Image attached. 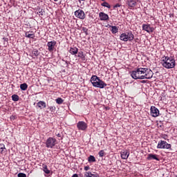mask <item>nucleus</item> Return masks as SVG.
Masks as SVG:
<instances>
[{
  "mask_svg": "<svg viewBox=\"0 0 177 177\" xmlns=\"http://www.w3.org/2000/svg\"><path fill=\"white\" fill-rule=\"evenodd\" d=\"M134 80H150L153 77V71L147 68H139L131 73Z\"/></svg>",
  "mask_w": 177,
  "mask_h": 177,
  "instance_id": "1",
  "label": "nucleus"
},
{
  "mask_svg": "<svg viewBox=\"0 0 177 177\" xmlns=\"http://www.w3.org/2000/svg\"><path fill=\"white\" fill-rule=\"evenodd\" d=\"M161 64L165 68H174L175 67V59L172 57L165 56L162 58Z\"/></svg>",
  "mask_w": 177,
  "mask_h": 177,
  "instance_id": "2",
  "label": "nucleus"
},
{
  "mask_svg": "<svg viewBox=\"0 0 177 177\" xmlns=\"http://www.w3.org/2000/svg\"><path fill=\"white\" fill-rule=\"evenodd\" d=\"M91 82L93 86H95V88H103L107 86V84H106L102 80H100V78L96 75H93L91 77Z\"/></svg>",
  "mask_w": 177,
  "mask_h": 177,
  "instance_id": "3",
  "label": "nucleus"
},
{
  "mask_svg": "<svg viewBox=\"0 0 177 177\" xmlns=\"http://www.w3.org/2000/svg\"><path fill=\"white\" fill-rule=\"evenodd\" d=\"M57 142V140L56 138L50 137L47 139L46 142V147H48V149H52L54 147V146H56V143Z\"/></svg>",
  "mask_w": 177,
  "mask_h": 177,
  "instance_id": "4",
  "label": "nucleus"
},
{
  "mask_svg": "<svg viewBox=\"0 0 177 177\" xmlns=\"http://www.w3.org/2000/svg\"><path fill=\"white\" fill-rule=\"evenodd\" d=\"M157 149H171V144H168L167 141L160 140L158 142Z\"/></svg>",
  "mask_w": 177,
  "mask_h": 177,
  "instance_id": "5",
  "label": "nucleus"
},
{
  "mask_svg": "<svg viewBox=\"0 0 177 177\" xmlns=\"http://www.w3.org/2000/svg\"><path fill=\"white\" fill-rule=\"evenodd\" d=\"M77 127L79 131H86V129L88 128V124L84 121H80L77 124Z\"/></svg>",
  "mask_w": 177,
  "mask_h": 177,
  "instance_id": "6",
  "label": "nucleus"
},
{
  "mask_svg": "<svg viewBox=\"0 0 177 177\" xmlns=\"http://www.w3.org/2000/svg\"><path fill=\"white\" fill-rule=\"evenodd\" d=\"M150 114L152 117H158L160 115V111L156 106H151Z\"/></svg>",
  "mask_w": 177,
  "mask_h": 177,
  "instance_id": "7",
  "label": "nucleus"
},
{
  "mask_svg": "<svg viewBox=\"0 0 177 177\" xmlns=\"http://www.w3.org/2000/svg\"><path fill=\"white\" fill-rule=\"evenodd\" d=\"M75 16L82 20H84V19H85V12H84L82 10H78L75 12Z\"/></svg>",
  "mask_w": 177,
  "mask_h": 177,
  "instance_id": "8",
  "label": "nucleus"
},
{
  "mask_svg": "<svg viewBox=\"0 0 177 177\" xmlns=\"http://www.w3.org/2000/svg\"><path fill=\"white\" fill-rule=\"evenodd\" d=\"M126 3L129 9H132L136 6L138 2L136 0H127Z\"/></svg>",
  "mask_w": 177,
  "mask_h": 177,
  "instance_id": "9",
  "label": "nucleus"
},
{
  "mask_svg": "<svg viewBox=\"0 0 177 177\" xmlns=\"http://www.w3.org/2000/svg\"><path fill=\"white\" fill-rule=\"evenodd\" d=\"M142 30L147 31V32H153V31H154V28L151 27L150 25L143 24Z\"/></svg>",
  "mask_w": 177,
  "mask_h": 177,
  "instance_id": "10",
  "label": "nucleus"
},
{
  "mask_svg": "<svg viewBox=\"0 0 177 177\" xmlns=\"http://www.w3.org/2000/svg\"><path fill=\"white\" fill-rule=\"evenodd\" d=\"M99 17H100V20H101L102 21H106V20H109V15L104 12H100L99 13Z\"/></svg>",
  "mask_w": 177,
  "mask_h": 177,
  "instance_id": "11",
  "label": "nucleus"
},
{
  "mask_svg": "<svg viewBox=\"0 0 177 177\" xmlns=\"http://www.w3.org/2000/svg\"><path fill=\"white\" fill-rule=\"evenodd\" d=\"M120 154L121 158H122V160H127L129 157V151L128 150H124L121 151Z\"/></svg>",
  "mask_w": 177,
  "mask_h": 177,
  "instance_id": "12",
  "label": "nucleus"
},
{
  "mask_svg": "<svg viewBox=\"0 0 177 177\" xmlns=\"http://www.w3.org/2000/svg\"><path fill=\"white\" fill-rule=\"evenodd\" d=\"M69 52L71 55H77L78 53V48L74 46L71 47Z\"/></svg>",
  "mask_w": 177,
  "mask_h": 177,
  "instance_id": "13",
  "label": "nucleus"
},
{
  "mask_svg": "<svg viewBox=\"0 0 177 177\" xmlns=\"http://www.w3.org/2000/svg\"><path fill=\"white\" fill-rule=\"evenodd\" d=\"M127 35V41H133V34L132 32H128L125 33Z\"/></svg>",
  "mask_w": 177,
  "mask_h": 177,
  "instance_id": "14",
  "label": "nucleus"
},
{
  "mask_svg": "<svg viewBox=\"0 0 177 177\" xmlns=\"http://www.w3.org/2000/svg\"><path fill=\"white\" fill-rule=\"evenodd\" d=\"M84 177H99V175L93 174L91 171H86L84 173Z\"/></svg>",
  "mask_w": 177,
  "mask_h": 177,
  "instance_id": "15",
  "label": "nucleus"
},
{
  "mask_svg": "<svg viewBox=\"0 0 177 177\" xmlns=\"http://www.w3.org/2000/svg\"><path fill=\"white\" fill-rule=\"evenodd\" d=\"M147 160H156V161H159L158 158H157V155H154L152 153H150L148 157Z\"/></svg>",
  "mask_w": 177,
  "mask_h": 177,
  "instance_id": "16",
  "label": "nucleus"
},
{
  "mask_svg": "<svg viewBox=\"0 0 177 177\" xmlns=\"http://www.w3.org/2000/svg\"><path fill=\"white\" fill-rule=\"evenodd\" d=\"M37 106L41 109H42V107L45 109L46 107V103H45V102L44 101H40L37 103Z\"/></svg>",
  "mask_w": 177,
  "mask_h": 177,
  "instance_id": "17",
  "label": "nucleus"
},
{
  "mask_svg": "<svg viewBox=\"0 0 177 177\" xmlns=\"http://www.w3.org/2000/svg\"><path fill=\"white\" fill-rule=\"evenodd\" d=\"M25 36L27 38H34V37H35V35H34V33H32V32H31L30 33V32H26L25 33Z\"/></svg>",
  "mask_w": 177,
  "mask_h": 177,
  "instance_id": "18",
  "label": "nucleus"
},
{
  "mask_svg": "<svg viewBox=\"0 0 177 177\" xmlns=\"http://www.w3.org/2000/svg\"><path fill=\"white\" fill-rule=\"evenodd\" d=\"M43 171L44 172H45V174H46L47 175H49V174H50V170L48 169V166H46V165H44L43 166Z\"/></svg>",
  "mask_w": 177,
  "mask_h": 177,
  "instance_id": "19",
  "label": "nucleus"
},
{
  "mask_svg": "<svg viewBox=\"0 0 177 177\" xmlns=\"http://www.w3.org/2000/svg\"><path fill=\"white\" fill-rule=\"evenodd\" d=\"M120 39L121 41H124V42H127V41H128V39H127V34L125 33L121 34Z\"/></svg>",
  "mask_w": 177,
  "mask_h": 177,
  "instance_id": "20",
  "label": "nucleus"
},
{
  "mask_svg": "<svg viewBox=\"0 0 177 177\" xmlns=\"http://www.w3.org/2000/svg\"><path fill=\"white\" fill-rule=\"evenodd\" d=\"M88 162H96V158H95V156H90L88 158Z\"/></svg>",
  "mask_w": 177,
  "mask_h": 177,
  "instance_id": "21",
  "label": "nucleus"
},
{
  "mask_svg": "<svg viewBox=\"0 0 177 177\" xmlns=\"http://www.w3.org/2000/svg\"><path fill=\"white\" fill-rule=\"evenodd\" d=\"M111 28V31L113 34H117V32L118 31V28L117 26H110Z\"/></svg>",
  "mask_w": 177,
  "mask_h": 177,
  "instance_id": "22",
  "label": "nucleus"
},
{
  "mask_svg": "<svg viewBox=\"0 0 177 177\" xmlns=\"http://www.w3.org/2000/svg\"><path fill=\"white\" fill-rule=\"evenodd\" d=\"M28 87V86L27 85V84L26 83H24V84H21L20 85V88L22 91H26V89H27V88Z\"/></svg>",
  "mask_w": 177,
  "mask_h": 177,
  "instance_id": "23",
  "label": "nucleus"
},
{
  "mask_svg": "<svg viewBox=\"0 0 177 177\" xmlns=\"http://www.w3.org/2000/svg\"><path fill=\"white\" fill-rule=\"evenodd\" d=\"M55 102L56 103H57V104H63V102H64V100L61 97H58L57 99L55 100Z\"/></svg>",
  "mask_w": 177,
  "mask_h": 177,
  "instance_id": "24",
  "label": "nucleus"
},
{
  "mask_svg": "<svg viewBox=\"0 0 177 177\" xmlns=\"http://www.w3.org/2000/svg\"><path fill=\"white\" fill-rule=\"evenodd\" d=\"M102 6H104V8H108V9H110V8H111V6H110V4H109V3L104 1V3H102Z\"/></svg>",
  "mask_w": 177,
  "mask_h": 177,
  "instance_id": "25",
  "label": "nucleus"
},
{
  "mask_svg": "<svg viewBox=\"0 0 177 177\" xmlns=\"http://www.w3.org/2000/svg\"><path fill=\"white\" fill-rule=\"evenodd\" d=\"M6 148H5V145L0 144V153L1 154H3V150H5Z\"/></svg>",
  "mask_w": 177,
  "mask_h": 177,
  "instance_id": "26",
  "label": "nucleus"
},
{
  "mask_svg": "<svg viewBox=\"0 0 177 177\" xmlns=\"http://www.w3.org/2000/svg\"><path fill=\"white\" fill-rule=\"evenodd\" d=\"M12 99L14 102H18L19 100V95H12Z\"/></svg>",
  "mask_w": 177,
  "mask_h": 177,
  "instance_id": "27",
  "label": "nucleus"
},
{
  "mask_svg": "<svg viewBox=\"0 0 177 177\" xmlns=\"http://www.w3.org/2000/svg\"><path fill=\"white\" fill-rule=\"evenodd\" d=\"M10 120L11 121H15V120H16L17 118V116H16V115H12L10 117Z\"/></svg>",
  "mask_w": 177,
  "mask_h": 177,
  "instance_id": "28",
  "label": "nucleus"
},
{
  "mask_svg": "<svg viewBox=\"0 0 177 177\" xmlns=\"http://www.w3.org/2000/svg\"><path fill=\"white\" fill-rule=\"evenodd\" d=\"M53 49H55V46L54 45H50L48 46V50L50 52H52V50H53Z\"/></svg>",
  "mask_w": 177,
  "mask_h": 177,
  "instance_id": "29",
  "label": "nucleus"
},
{
  "mask_svg": "<svg viewBox=\"0 0 177 177\" xmlns=\"http://www.w3.org/2000/svg\"><path fill=\"white\" fill-rule=\"evenodd\" d=\"M98 154H99L100 157H103V156H104V150L100 151Z\"/></svg>",
  "mask_w": 177,
  "mask_h": 177,
  "instance_id": "30",
  "label": "nucleus"
},
{
  "mask_svg": "<svg viewBox=\"0 0 177 177\" xmlns=\"http://www.w3.org/2000/svg\"><path fill=\"white\" fill-rule=\"evenodd\" d=\"M82 30L83 32H85V34H86V35H88V28H85V27H83Z\"/></svg>",
  "mask_w": 177,
  "mask_h": 177,
  "instance_id": "31",
  "label": "nucleus"
},
{
  "mask_svg": "<svg viewBox=\"0 0 177 177\" xmlns=\"http://www.w3.org/2000/svg\"><path fill=\"white\" fill-rule=\"evenodd\" d=\"M18 177H27V176L24 173H19L18 174Z\"/></svg>",
  "mask_w": 177,
  "mask_h": 177,
  "instance_id": "32",
  "label": "nucleus"
},
{
  "mask_svg": "<svg viewBox=\"0 0 177 177\" xmlns=\"http://www.w3.org/2000/svg\"><path fill=\"white\" fill-rule=\"evenodd\" d=\"M50 111H55L56 110V107L55 106H50Z\"/></svg>",
  "mask_w": 177,
  "mask_h": 177,
  "instance_id": "33",
  "label": "nucleus"
},
{
  "mask_svg": "<svg viewBox=\"0 0 177 177\" xmlns=\"http://www.w3.org/2000/svg\"><path fill=\"white\" fill-rule=\"evenodd\" d=\"M34 56H38V51L35 50L32 52Z\"/></svg>",
  "mask_w": 177,
  "mask_h": 177,
  "instance_id": "34",
  "label": "nucleus"
},
{
  "mask_svg": "<svg viewBox=\"0 0 177 177\" xmlns=\"http://www.w3.org/2000/svg\"><path fill=\"white\" fill-rule=\"evenodd\" d=\"M89 169H90L89 166L84 167V171H89Z\"/></svg>",
  "mask_w": 177,
  "mask_h": 177,
  "instance_id": "35",
  "label": "nucleus"
},
{
  "mask_svg": "<svg viewBox=\"0 0 177 177\" xmlns=\"http://www.w3.org/2000/svg\"><path fill=\"white\" fill-rule=\"evenodd\" d=\"M48 45H56V43L50 41V42L48 43Z\"/></svg>",
  "mask_w": 177,
  "mask_h": 177,
  "instance_id": "36",
  "label": "nucleus"
},
{
  "mask_svg": "<svg viewBox=\"0 0 177 177\" xmlns=\"http://www.w3.org/2000/svg\"><path fill=\"white\" fill-rule=\"evenodd\" d=\"M120 6H121L119 3H117V4H115V6H114V7L113 8H120Z\"/></svg>",
  "mask_w": 177,
  "mask_h": 177,
  "instance_id": "37",
  "label": "nucleus"
},
{
  "mask_svg": "<svg viewBox=\"0 0 177 177\" xmlns=\"http://www.w3.org/2000/svg\"><path fill=\"white\" fill-rule=\"evenodd\" d=\"M72 177H78V174H73Z\"/></svg>",
  "mask_w": 177,
  "mask_h": 177,
  "instance_id": "38",
  "label": "nucleus"
},
{
  "mask_svg": "<svg viewBox=\"0 0 177 177\" xmlns=\"http://www.w3.org/2000/svg\"><path fill=\"white\" fill-rule=\"evenodd\" d=\"M57 136H58V138H60L62 136L60 135V133H58Z\"/></svg>",
  "mask_w": 177,
  "mask_h": 177,
  "instance_id": "39",
  "label": "nucleus"
},
{
  "mask_svg": "<svg viewBox=\"0 0 177 177\" xmlns=\"http://www.w3.org/2000/svg\"><path fill=\"white\" fill-rule=\"evenodd\" d=\"M54 1H55V2H57L58 0H54Z\"/></svg>",
  "mask_w": 177,
  "mask_h": 177,
  "instance_id": "40",
  "label": "nucleus"
},
{
  "mask_svg": "<svg viewBox=\"0 0 177 177\" xmlns=\"http://www.w3.org/2000/svg\"><path fill=\"white\" fill-rule=\"evenodd\" d=\"M101 1H102L103 2H104V1H106V0H101Z\"/></svg>",
  "mask_w": 177,
  "mask_h": 177,
  "instance_id": "41",
  "label": "nucleus"
},
{
  "mask_svg": "<svg viewBox=\"0 0 177 177\" xmlns=\"http://www.w3.org/2000/svg\"><path fill=\"white\" fill-rule=\"evenodd\" d=\"M5 41H6V39H3Z\"/></svg>",
  "mask_w": 177,
  "mask_h": 177,
  "instance_id": "42",
  "label": "nucleus"
},
{
  "mask_svg": "<svg viewBox=\"0 0 177 177\" xmlns=\"http://www.w3.org/2000/svg\"><path fill=\"white\" fill-rule=\"evenodd\" d=\"M79 1H84V0H79Z\"/></svg>",
  "mask_w": 177,
  "mask_h": 177,
  "instance_id": "43",
  "label": "nucleus"
}]
</instances>
